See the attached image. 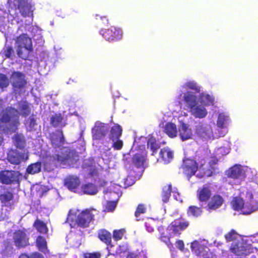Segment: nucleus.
Here are the masks:
<instances>
[{
	"label": "nucleus",
	"mask_w": 258,
	"mask_h": 258,
	"mask_svg": "<svg viewBox=\"0 0 258 258\" xmlns=\"http://www.w3.org/2000/svg\"><path fill=\"white\" fill-rule=\"evenodd\" d=\"M195 132L197 135L204 140H209L213 137V130L208 124L202 123L196 126Z\"/></svg>",
	"instance_id": "obj_14"
},
{
	"label": "nucleus",
	"mask_w": 258,
	"mask_h": 258,
	"mask_svg": "<svg viewBox=\"0 0 258 258\" xmlns=\"http://www.w3.org/2000/svg\"><path fill=\"white\" fill-rule=\"evenodd\" d=\"M31 257L32 258H44L43 255L38 252H35L31 254Z\"/></svg>",
	"instance_id": "obj_58"
},
{
	"label": "nucleus",
	"mask_w": 258,
	"mask_h": 258,
	"mask_svg": "<svg viewBox=\"0 0 258 258\" xmlns=\"http://www.w3.org/2000/svg\"><path fill=\"white\" fill-rule=\"evenodd\" d=\"M230 251L238 256H247L252 252V247L243 241H238L231 244Z\"/></svg>",
	"instance_id": "obj_10"
},
{
	"label": "nucleus",
	"mask_w": 258,
	"mask_h": 258,
	"mask_svg": "<svg viewBox=\"0 0 258 258\" xmlns=\"http://www.w3.org/2000/svg\"><path fill=\"white\" fill-rule=\"evenodd\" d=\"M199 244L197 241H194L191 243V249L192 251H194L196 253L198 256H200V258H213L212 254L211 252H202L199 251L197 252L198 250H199Z\"/></svg>",
	"instance_id": "obj_30"
},
{
	"label": "nucleus",
	"mask_w": 258,
	"mask_h": 258,
	"mask_svg": "<svg viewBox=\"0 0 258 258\" xmlns=\"http://www.w3.org/2000/svg\"><path fill=\"white\" fill-rule=\"evenodd\" d=\"M181 168L183 174L189 180L197 172L199 165L195 160L186 158L183 160Z\"/></svg>",
	"instance_id": "obj_12"
},
{
	"label": "nucleus",
	"mask_w": 258,
	"mask_h": 258,
	"mask_svg": "<svg viewBox=\"0 0 258 258\" xmlns=\"http://www.w3.org/2000/svg\"><path fill=\"white\" fill-rule=\"evenodd\" d=\"M205 164V161L203 160V162H201V165H204Z\"/></svg>",
	"instance_id": "obj_64"
},
{
	"label": "nucleus",
	"mask_w": 258,
	"mask_h": 258,
	"mask_svg": "<svg viewBox=\"0 0 258 258\" xmlns=\"http://www.w3.org/2000/svg\"><path fill=\"white\" fill-rule=\"evenodd\" d=\"M35 243L36 247L40 251L43 252L45 254L49 253V250L47 247V241L43 236L41 235L38 236L36 238Z\"/></svg>",
	"instance_id": "obj_23"
},
{
	"label": "nucleus",
	"mask_w": 258,
	"mask_h": 258,
	"mask_svg": "<svg viewBox=\"0 0 258 258\" xmlns=\"http://www.w3.org/2000/svg\"><path fill=\"white\" fill-rule=\"evenodd\" d=\"M186 88L194 91L195 92L199 93L200 91V88L197 85V83L194 81H189L185 84Z\"/></svg>",
	"instance_id": "obj_49"
},
{
	"label": "nucleus",
	"mask_w": 258,
	"mask_h": 258,
	"mask_svg": "<svg viewBox=\"0 0 258 258\" xmlns=\"http://www.w3.org/2000/svg\"><path fill=\"white\" fill-rule=\"evenodd\" d=\"M51 144L54 148H59L64 144L65 140L62 130H57L50 138Z\"/></svg>",
	"instance_id": "obj_17"
},
{
	"label": "nucleus",
	"mask_w": 258,
	"mask_h": 258,
	"mask_svg": "<svg viewBox=\"0 0 258 258\" xmlns=\"http://www.w3.org/2000/svg\"><path fill=\"white\" fill-rule=\"evenodd\" d=\"M236 232L232 229L226 233L224 237L227 242H230L236 238Z\"/></svg>",
	"instance_id": "obj_51"
},
{
	"label": "nucleus",
	"mask_w": 258,
	"mask_h": 258,
	"mask_svg": "<svg viewBox=\"0 0 258 258\" xmlns=\"http://www.w3.org/2000/svg\"><path fill=\"white\" fill-rule=\"evenodd\" d=\"M29 239L27 230L25 228L16 230L13 233V242L18 248H24L29 246Z\"/></svg>",
	"instance_id": "obj_7"
},
{
	"label": "nucleus",
	"mask_w": 258,
	"mask_h": 258,
	"mask_svg": "<svg viewBox=\"0 0 258 258\" xmlns=\"http://www.w3.org/2000/svg\"><path fill=\"white\" fill-rule=\"evenodd\" d=\"M245 203L242 199L240 198H234L231 202V205L233 209L236 211H244Z\"/></svg>",
	"instance_id": "obj_37"
},
{
	"label": "nucleus",
	"mask_w": 258,
	"mask_h": 258,
	"mask_svg": "<svg viewBox=\"0 0 258 258\" xmlns=\"http://www.w3.org/2000/svg\"><path fill=\"white\" fill-rule=\"evenodd\" d=\"M171 190L172 185L171 183L163 187L161 192V198L163 203H166L169 201L171 196Z\"/></svg>",
	"instance_id": "obj_34"
},
{
	"label": "nucleus",
	"mask_w": 258,
	"mask_h": 258,
	"mask_svg": "<svg viewBox=\"0 0 258 258\" xmlns=\"http://www.w3.org/2000/svg\"><path fill=\"white\" fill-rule=\"evenodd\" d=\"M176 247L180 250H183L184 247L183 241L182 240H178L175 243Z\"/></svg>",
	"instance_id": "obj_57"
},
{
	"label": "nucleus",
	"mask_w": 258,
	"mask_h": 258,
	"mask_svg": "<svg viewBox=\"0 0 258 258\" xmlns=\"http://www.w3.org/2000/svg\"><path fill=\"white\" fill-rule=\"evenodd\" d=\"M183 100L190 109L198 104L197 96L189 92H187L184 94Z\"/></svg>",
	"instance_id": "obj_26"
},
{
	"label": "nucleus",
	"mask_w": 258,
	"mask_h": 258,
	"mask_svg": "<svg viewBox=\"0 0 258 258\" xmlns=\"http://www.w3.org/2000/svg\"><path fill=\"white\" fill-rule=\"evenodd\" d=\"M189 226V222L180 217L174 220L167 227L166 231L172 232L173 235H179Z\"/></svg>",
	"instance_id": "obj_8"
},
{
	"label": "nucleus",
	"mask_w": 258,
	"mask_h": 258,
	"mask_svg": "<svg viewBox=\"0 0 258 258\" xmlns=\"http://www.w3.org/2000/svg\"><path fill=\"white\" fill-rule=\"evenodd\" d=\"M15 145L17 148L23 149L25 144V140L23 135L16 134L14 137Z\"/></svg>",
	"instance_id": "obj_41"
},
{
	"label": "nucleus",
	"mask_w": 258,
	"mask_h": 258,
	"mask_svg": "<svg viewBox=\"0 0 258 258\" xmlns=\"http://www.w3.org/2000/svg\"><path fill=\"white\" fill-rule=\"evenodd\" d=\"M254 237L255 238V241L256 242H258V232L255 234Z\"/></svg>",
	"instance_id": "obj_63"
},
{
	"label": "nucleus",
	"mask_w": 258,
	"mask_h": 258,
	"mask_svg": "<svg viewBox=\"0 0 258 258\" xmlns=\"http://www.w3.org/2000/svg\"><path fill=\"white\" fill-rule=\"evenodd\" d=\"M164 132L170 138L176 137L177 130L176 124L170 122H167L164 127Z\"/></svg>",
	"instance_id": "obj_27"
},
{
	"label": "nucleus",
	"mask_w": 258,
	"mask_h": 258,
	"mask_svg": "<svg viewBox=\"0 0 258 258\" xmlns=\"http://www.w3.org/2000/svg\"><path fill=\"white\" fill-rule=\"evenodd\" d=\"M148 148L152 150V155H154L155 153H156L158 149L160 148V146L157 143L156 140L154 137L150 138L147 141Z\"/></svg>",
	"instance_id": "obj_39"
},
{
	"label": "nucleus",
	"mask_w": 258,
	"mask_h": 258,
	"mask_svg": "<svg viewBox=\"0 0 258 258\" xmlns=\"http://www.w3.org/2000/svg\"><path fill=\"white\" fill-rule=\"evenodd\" d=\"M62 116L60 114H55L50 118V123L54 127L58 126L62 122Z\"/></svg>",
	"instance_id": "obj_46"
},
{
	"label": "nucleus",
	"mask_w": 258,
	"mask_h": 258,
	"mask_svg": "<svg viewBox=\"0 0 258 258\" xmlns=\"http://www.w3.org/2000/svg\"><path fill=\"white\" fill-rule=\"evenodd\" d=\"M127 251V248L124 245H119L116 250V254L121 255Z\"/></svg>",
	"instance_id": "obj_56"
},
{
	"label": "nucleus",
	"mask_w": 258,
	"mask_h": 258,
	"mask_svg": "<svg viewBox=\"0 0 258 258\" xmlns=\"http://www.w3.org/2000/svg\"><path fill=\"white\" fill-rule=\"evenodd\" d=\"M126 258H138V255L134 252H130L126 255Z\"/></svg>",
	"instance_id": "obj_59"
},
{
	"label": "nucleus",
	"mask_w": 258,
	"mask_h": 258,
	"mask_svg": "<svg viewBox=\"0 0 258 258\" xmlns=\"http://www.w3.org/2000/svg\"><path fill=\"white\" fill-rule=\"evenodd\" d=\"M97 237L99 240L109 246L112 243V235L111 233L105 229H101L98 231Z\"/></svg>",
	"instance_id": "obj_22"
},
{
	"label": "nucleus",
	"mask_w": 258,
	"mask_h": 258,
	"mask_svg": "<svg viewBox=\"0 0 258 258\" xmlns=\"http://www.w3.org/2000/svg\"><path fill=\"white\" fill-rule=\"evenodd\" d=\"M228 176L233 179L242 180L245 178V173L240 166L235 165L230 169Z\"/></svg>",
	"instance_id": "obj_21"
},
{
	"label": "nucleus",
	"mask_w": 258,
	"mask_h": 258,
	"mask_svg": "<svg viewBox=\"0 0 258 258\" xmlns=\"http://www.w3.org/2000/svg\"><path fill=\"white\" fill-rule=\"evenodd\" d=\"M99 213L98 210L93 208L85 209L77 216L76 223L80 227L87 228L90 223L95 220V216L99 215Z\"/></svg>",
	"instance_id": "obj_5"
},
{
	"label": "nucleus",
	"mask_w": 258,
	"mask_h": 258,
	"mask_svg": "<svg viewBox=\"0 0 258 258\" xmlns=\"http://www.w3.org/2000/svg\"><path fill=\"white\" fill-rule=\"evenodd\" d=\"M202 213V208L196 206H190L187 209V215L189 217L197 218L201 216Z\"/></svg>",
	"instance_id": "obj_33"
},
{
	"label": "nucleus",
	"mask_w": 258,
	"mask_h": 258,
	"mask_svg": "<svg viewBox=\"0 0 258 258\" xmlns=\"http://www.w3.org/2000/svg\"><path fill=\"white\" fill-rule=\"evenodd\" d=\"M146 211L147 208L146 205L143 204H140L137 207L136 210L135 212V216L137 218L141 214H145L146 212Z\"/></svg>",
	"instance_id": "obj_50"
},
{
	"label": "nucleus",
	"mask_w": 258,
	"mask_h": 258,
	"mask_svg": "<svg viewBox=\"0 0 258 258\" xmlns=\"http://www.w3.org/2000/svg\"><path fill=\"white\" fill-rule=\"evenodd\" d=\"M10 82L13 91L16 93H20L24 89L27 83L25 74L19 71H14L12 73Z\"/></svg>",
	"instance_id": "obj_6"
},
{
	"label": "nucleus",
	"mask_w": 258,
	"mask_h": 258,
	"mask_svg": "<svg viewBox=\"0 0 258 258\" xmlns=\"http://www.w3.org/2000/svg\"><path fill=\"white\" fill-rule=\"evenodd\" d=\"M116 207V203L114 201L107 202L106 205L105 210L107 212H112Z\"/></svg>",
	"instance_id": "obj_52"
},
{
	"label": "nucleus",
	"mask_w": 258,
	"mask_h": 258,
	"mask_svg": "<svg viewBox=\"0 0 258 258\" xmlns=\"http://www.w3.org/2000/svg\"><path fill=\"white\" fill-rule=\"evenodd\" d=\"M20 173L14 170H4L0 171V183L10 185L20 183Z\"/></svg>",
	"instance_id": "obj_9"
},
{
	"label": "nucleus",
	"mask_w": 258,
	"mask_h": 258,
	"mask_svg": "<svg viewBox=\"0 0 258 258\" xmlns=\"http://www.w3.org/2000/svg\"><path fill=\"white\" fill-rule=\"evenodd\" d=\"M122 130L120 125L118 124H114L110 129L109 138L112 141L119 139L122 135Z\"/></svg>",
	"instance_id": "obj_29"
},
{
	"label": "nucleus",
	"mask_w": 258,
	"mask_h": 258,
	"mask_svg": "<svg viewBox=\"0 0 258 258\" xmlns=\"http://www.w3.org/2000/svg\"><path fill=\"white\" fill-rule=\"evenodd\" d=\"M41 164L40 162H37L29 165L27 168V172L29 174H34L41 171Z\"/></svg>",
	"instance_id": "obj_40"
},
{
	"label": "nucleus",
	"mask_w": 258,
	"mask_h": 258,
	"mask_svg": "<svg viewBox=\"0 0 258 258\" xmlns=\"http://www.w3.org/2000/svg\"><path fill=\"white\" fill-rule=\"evenodd\" d=\"M36 125V120L33 115L30 116L26 121L25 126L27 130L29 132L33 131L34 130V126Z\"/></svg>",
	"instance_id": "obj_43"
},
{
	"label": "nucleus",
	"mask_w": 258,
	"mask_h": 258,
	"mask_svg": "<svg viewBox=\"0 0 258 258\" xmlns=\"http://www.w3.org/2000/svg\"><path fill=\"white\" fill-rule=\"evenodd\" d=\"M100 19L102 21L108 22V19H107V17L106 16L100 17Z\"/></svg>",
	"instance_id": "obj_62"
},
{
	"label": "nucleus",
	"mask_w": 258,
	"mask_h": 258,
	"mask_svg": "<svg viewBox=\"0 0 258 258\" xmlns=\"http://www.w3.org/2000/svg\"><path fill=\"white\" fill-rule=\"evenodd\" d=\"M228 120V116L225 115L224 113H220L218 117L217 121V126L221 128L226 127V124Z\"/></svg>",
	"instance_id": "obj_42"
},
{
	"label": "nucleus",
	"mask_w": 258,
	"mask_h": 258,
	"mask_svg": "<svg viewBox=\"0 0 258 258\" xmlns=\"http://www.w3.org/2000/svg\"><path fill=\"white\" fill-rule=\"evenodd\" d=\"M80 183V180L77 177L70 176L66 179L64 185L70 190L75 191Z\"/></svg>",
	"instance_id": "obj_24"
},
{
	"label": "nucleus",
	"mask_w": 258,
	"mask_h": 258,
	"mask_svg": "<svg viewBox=\"0 0 258 258\" xmlns=\"http://www.w3.org/2000/svg\"><path fill=\"white\" fill-rule=\"evenodd\" d=\"M18 109L11 106L6 108L5 110L2 114L0 118V127H2L5 124L9 123L7 131L15 132L20 124L19 115L27 117L31 113L29 104L26 101H20L17 102Z\"/></svg>",
	"instance_id": "obj_1"
},
{
	"label": "nucleus",
	"mask_w": 258,
	"mask_h": 258,
	"mask_svg": "<svg viewBox=\"0 0 258 258\" xmlns=\"http://www.w3.org/2000/svg\"><path fill=\"white\" fill-rule=\"evenodd\" d=\"M14 199V195L10 191H7L0 195V200L2 203L10 202Z\"/></svg>",
	"instance_id": "obj_45"
},
{
	"label": "nucleus",
	"mask_w": 258,
	"mask_h": 258,
	"mask_svg": "<svg viewBox=\"0 0 258 258\" xmlns=\"http://www.w3.org/2000/svg\"><path fill=\"white\" fill-rule=\"evenodd\" d=\"M158 230L160 233L159 239L167 244H168V243H170V237L173 236L172 234V232L168 231L169 232H168V233H165V228L162 226H159Z\"/></svg>",
	"instance_id": "obj_31"
},
{
	"label": "nucleus",
	"mask_w": 258,
	"mask_h": 258,
	"mask_svg": "<svg viewBox=\"0 0 258 258\" xmlns=\"http://www.w3.org/2000/svg\"><path fill=\"white\" fill-rule=\"evenodd\" d=\"M101 256V253L99 252L86 253L84 254V258H100Z\"/></svg>",
	"instance_id": "obj_54"
},
{
	"label": "nucleus",
	"mask_w": 258,
	"mask_h": 258,
	"mask_svg": "<svg viewBox=\"0 0 258 258\" xmlns=\"http://www.w3.org/2000/svg\"><path fill=\"white\" fill-rule=\"evenodd\" d=\"M159 155L165 163L169 162L173 157V152L165 148L161 149Z\"/></svg>",
	"instance_id": "obj_32"
},
{
	"label": "nucleus",
	"mask_w": 258,
	"mask_h": 258,
	"mask_svg": "<svg viewBox=\"0 0 258 258\" xmlns=\"http://www.w3.org/2000/svg\"><path fill=\"white\" fill-rule=\"evenodd\" d=\"M147 230L149 232H152L154 231V226H156V222H146L145 224Z\"/></svg>",
	"instance_id": "obj_55"
},
{
	"label": "nucleus",
	"mask_w": 258,
	"mask_h": 258,
	"mask_svg": "<svg viewBox=\"0 0 258 258\" xmlns=\"http://www.w3.org/2000/svg\"><path fill=\"white\" fill-rule=\"evenodd\" d=\"M179 135L182 141L192 138V130L189 125L184 122H181L178 127Z\"/></svg>",
	"instance_id": "obj_19"
},
{
	"label": "nucleus",
	"mask_w": 258,
	"mask_h": 258,
	"mask_svg": "<svg viewBox=\"0 0 258 258\" xmlns=\"http://www.w3.org/2000/svg\"><path fill=\"white\" fill-rule=\"evenodd\" d=\"M218 161L219 160L216 158H213L209 161V169L205 172V174H206L207 176L210 177L212 176L214 172L217 169V165Z\"/></svg>",
	"instance_id": "obj_36"
},
{
	"label": "nucleus",
	"mask_w": 258,
	"mask_h": 258,
	"mask_svg": "<svg viewBox=\"0 0 258 258\" xmlns=\"http://www.w3.org/2000/svg\"><path fill=\"white\" fill-rule=\"evenodd\" d=\"M147 153L144 150L135 154L132 158L133 165L130 174L135 178H139L144 170V164L147 160Z\"/></svg>",
	"instance_id": "obj_4"
},
{
	"label": "nucleus",
	"mask_w": 258,
	"mask_h": 258,
	"mask_svg": "<svg viewBox=\"0 0 258 258\" xmlns=\"http://www.w3.org/2000/svg\"><path fill=\"white\" fill-rule=\"evenodd\" d=\"M7 159L12 164L19 165L25 160V153L15 150H11L7 154Z\"/></svg>",
	"instance_id": "obj_16"
},
{
	"label": "nucleus",
	"mask_w": 258,
	"mask_h": 258,
	"mask_svg": "<svg viewBox=\"0 0 258 258\" xmlns=\"http://www.w3.org/2000/svg\"><path fill=\"white\" fill-rule=\"evenodd\" d=\"M249 256L247 258H256V255L253 253V249L252 250V252L248 255Z\"/></svg>",
	"instance_id": "obj_61"
},
{
	"label": "nucleus",
	"mask_w": 258,
	"mask_h": 258,
	"mask_svg": "<svg viewBox=\"0 0 258 258\" xmlns=\"http://www.w3.org/2000/svg\"><path fill=\"white\" fill-rule=\"evenodd\" d=\"M14 53L15 52L13 46L5 44L2 49V56L5 57V58H12Z\"/></svg>",
	"instance_id": "obj_38"
},
{
	"label": "nucleus",
	"mask_w": 258,
	"mask_h": 258,
	"mask_svg": "<svg viewBox=\"0 0 258 258\" xmlns=\"http://www.w3.org/2000/svg\"><path fill=\"white\" fill-rule=\"evenodd\" d=\"M81 189L84 194L89 195H94L98 192L97 186L92 183H87L81 186Z\"/></svg>",
	"instance_id": "obj_25"
},
{
	"label": "nucleus",
	"mask_w": 258,
	"mask_h": 258,
	"mask_svg": "<svg viewBox=\"0 0 258 258\" xmlns=\"http://www.w3.org/2000/svg\"><path fill=\"white\" fill-rule=\"evenodd\" d=\"M109 131L108 124L97 121L91 130L92 138L94 140H101L106 136Z\"/></svg>",
	"instance_id": "obj_13"
},
{
	"label": "nucleus",
	"mask_w": 258,
	"mask_h": 258,
	"mask_svg": "<svg viewBox=\"0 0 258 258\" xmlns=\"http://www.w3.org/2000/svg\"><path fill=\"white\" fill-rule=\"evenodd\" d=\"M125 232L124 229H120L118 230H114L112 233V237L115 241L121 240Z\"/></svg>",
	"instance_id": "obj_47"
},
{
	"label": "nucleus",
	"mask_w": 258,
	"mask_h": 258,
	"mask_svg": "<svg viewBox=\"0 0 258 258\" xmlns=\"http://www.w3.org/2000/svg\"><path fill=\"white\" fill-rule=\"evenodd\" d=\"M223 203L224 199L223 197L218 194H215L211 197L207 204V210L209 211L215 210L219 208Z\"/></svg>",
	"instance_id": "obj_18"
},
{
	"label": "nucleus",
	"mask_w": 258,
	"mask_h": 258,
	"mask_svg": "<svg viewBox=\"0 0 258 258\" xmlns=\"http://www.w3.org/2000/svg\"><path fill=\"white\" fill-rule=\"evenodd\" d=\"M258 209V202L254 199L252 195L250 199L245 203L243 213L249 214Z\"/></svg>",
	"instance_id": "obj_20"
},
{
	"label": "nucleus",
	"mask_w": 258,
	"mask_h": 258,
	"mask_svg": "<svg viewBox=\"0 0 258 258\" xmlns=\"http://www.w3.org/2000/svg\"><path fill=\"white\" fill-rule=\"evenodd\" d=\"M51 160L54 164L59 162L62 165H71L77 163L79 156L74 150L68 147L60 148L59 154L52 156Z\"/></svg>",
	"instance_id": "obj_3"
},
{
	"label": "nucleus",
	"mask_w": 258,
	"mask_h": 258,
	"mask_svg": "<svg viewBox=\"0 0 258 258\" xmlns=\"http://www.w3.org/2000/svg\"><path fill=\"white\" fill-rule=\"evenodd\" d=\"M19 258H30V257L26 253H22L20 254Z\"/></svg>",
	"instance_id": "obj_60"
},
{
	"label": "nucleus",
	"mask_w": 258,
	"mask_h": 258,
	"mask_svg": "<svg viewBox=\"0 0 258 258\" xmlns=\"http://www.w3.org/2000/svg\"><path fill=\"white\" fill-rule=\"evenodd\" d=\"M102 37L109 42H115L120 40L122 37V31L120 28L111 26L101 33Z\"/></svg>",
	"instance_id": "obj_11"
},
{
	"label": "nucleus",
	"mask_w": 258,
	"mask_h": 258,
	"mask_svg": "<svg viewBox=\"0 0 258 258\" xmlns=\"http://www.w3.org/2000/svg\"><path fill=\"white\" fill-rule=\"evenodd\" d=\"M212 191L210 184H205L197 190V197L201 203H207L211 197Z\"/></svg>",
	"instance_id": "obj_15"
},
{
	"label": "nucleus",
	"mask_w": 258,
	"mask_h": 258,
	"mask_svg": "<svg viewBox=\"0 0 258 258\" xmlns=\"http://www.w3.org/2000/svg\"><path fill=\"white\" fill-rule=\"evenodd\" d=\"M33 227L36 228L38 232L42 234H46L48 229L46 223L44 222L36 219L33 223Z\"/></svg>",
	"instance_id": "obj_35"
},
{
	"label": "nucleus",
	"mask_w": 258,
	"mask_h": 258,
	"mask_svg": "<svg viewBox=\"0 0 258 258\" xmlns=\"http://www.w3.org/2000/svg\"><path fill=\"white\" fill-rule=\"evenodd\" d=\"M116 141L114 142L112 144V147L114 149L116 150H119L122 149L123 147V142L122 141L119 139L115 140Z\"/></svg>",
	"instance_id": "obj_53"
},
{
	"label": "nucleus",
	"mask_w": 258,
	"mask_h": 258,
	"mask_svg": "<svg viewBox=\"0 0 258 258\" xmlns=\"http://www.w3.org/2000/svg\"><path fill=\"white\" fill-rule=\"evenodd\" d=\"M15 43L18 56L24 60L28 59L33 51L31 38L27 33H22L16 38Z\"/></svg>",
	"instance_id": "obj_2"
},
{
	"label": "nucleus",
	"mask_w": 258,
	"mask_h": 258,
	"mask_svg": "<svg viewBox=\"0 0 258 258\" xmlns=\"http://www.w3.org/2000/svg\"><path fill=\"white\" fill-rule=\"evenodd\" d=\"M190 110L191 114L196 118H202L205 117L207 114L206 108L200 105H197Z\"/></svg>",
	"instance_id": "obj_28"
},
{
	"label": "nucleus",
	"mask_w": 258,
	"mask_h": 258,
	"mask_svg": "<svg viewBox=\"0 0 258 258\" xmlns=\"http://www.w3.org/2000/svg\"><path fill=\"white\" fill-rule=\"evenodd\" d=\"M18 9L20 11V12L22 16L23 17L28 16L30 14V8L29 7L25 4L20 3L17 7Z\"/></svg>",
	"instance_id": "obj_44"
},
{
	"label": "nucleus",
	"mask_w": 258,
	"mask_h": 258,
	"mask_svg": "<svg viewBox=\"0 0 258 258\" xmlns=\"http://www.w3.org/2000/svg\"><path fill=\"white\" fill-rule=\"evenodd\" d=\"M9 85V81L7 76L4 74L0 73V88H7Z\"/></svg>",
	"instance_id": "obj_48"
}]
</instances>
